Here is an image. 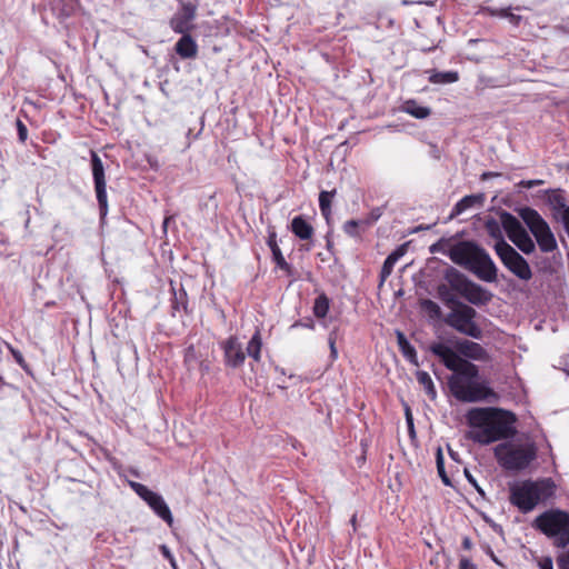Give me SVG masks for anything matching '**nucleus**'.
<instances>
[{"label":"nucleus","mask_w":569,"mask_h":569,"mask_svg":"<svg viewBox=\"0 0 569 569\" xmlns=\"http://www.w3.org/2000/svg\"><path fill=\"white\" fill-rule=\"evenodd\" d=\"M329 347H330V357L332 360L337 359L338 357V351H337V348H336V337L331 333L329 336Z\"/></svg>","instance_id":"obj_49"},{"label":"nucleus","mask_w":569,"mask_h":569,"mask_svg":"<svg viewBox=\"0 0 569 569\" xmlns=\"http://www.w3.org/2000/svg\"><path fill=\"white\" fill-rule=\"evenodd\" d=\"M267 244L269 246L273 261L276 262L277 267L283 271H287L289 274L291 273V266L286 261L278 243H277V236L274 232L270 233L267 240Z\"/></svg>","instance_id":"obj_22"},{"label":"nucleus","mask_w":569,"mask_h":569,"mask_svg":"<svg viewBox=\"0 0 569 569\" xmlns=\"http://www.w3.org/2000/svg\"><path fill=\"white\" fill-rule=\"evenodd\" d=\"M467 421L475 429L468 438L480 445L509 439L517 432L515 415L500 408H472L467 413Z\"/></svg>","instance_id":"obj_1"},{"label":"nucleus","mask_w":569,"mask_h":569,"mask_svg":"<svg viewBox=\"0 0 569 569\" xmlns=\"http://www.w3.org/2000/svg\"><path fill=\"white\" fill-rule=\"evenodd\" d=\"M198 4L192 1H181L180 8L171 17L169 24L176 33H190L194 28L193 20L197 17Z\"/></svg>","instance_id":"obj_13"},{"label":"nucleus","mask_w":569,"mask_h":569,"mask_svg":"<svg viewBox=\"0 0 569 569\" xmlns=\"http://www.w3.org/2000/svg\"><path fill=\"white\" fill-rule=\"evenodd\" d=\"M49 6L59 19H66L74 12L77 0H49Z\"/></svg>","instance_id":"obj_20"},{"label":"nucleus","mask_w":569,"mask_h":569,"mask_svg":"<svg viewBox=\"0 0 569 569\" xmlns=\"http://www.w3.org/2000/svg\"><path fill=\"white\" fill-rule=\"evenodd\" d=\"M406 420L408 423L409 433H410V436H413L415 435L413 419H412L409 408L406 409Z\"/></svg>","instance_id":"obj_50"},{"label":"nucleus","mask_w":569,"mask_h":569,"mask_svg":"<svg viewBox=\"0 0 569 569\" xmlns=\"http://www.w3.org/2000/svg\"><path fill=\"white\" fill-rule=\"evenodd\" d=\"M461 297L473 306H485L491 301L492 293L482 286L471 281Z\"/></svg>","instance_id":"obj_16"},{"label":"nucleus","mask_w":569,"mask_h":569,"mask_svg":"<svg viewBox=\"0 0 569 569\" xmlns=\"http://www.w3.org/2000/svg\"><path fill=\"white\" fill-rule=\"evenodd\" d=\"M485 229L487 233L497 240V242H501V240H505L501 229V220L498 221L492 217H489L485 222Z\"/></svg>","instance_id":"obj_32"},{"label":"nucleus","mask_w":569,"mask_h":569,"mask_svg":"<svg viewBox=\"0 0 569 569\" xmlns=\"http://www.w3.org/2000/svg\"><path fill=\"white\" fill-rule=\"evenodd\" d=\"M558 569H569V550L557 557Z\"/></svg>","instance_id":"obj_44"},{"label":"nucleus","mask_w":569,"mask_h":569,"mask_svg":"<svg viewBox=\"0 0 569 569\" xmlns=\"http://www.w3.org/2000/svg\"><path fill=\"white\" fill-rule=\"evenodd\" d=\"M403 110L416 119H426L431 113L430 108L420 106L415 100L406 101Z\"/></svg>","instance_id":"obj_29"},{"label":"nucleus","mask_w":569,"mask_h":569,"mask_svg":"<svg viewBox=\"0 0 569 569\" xmlns=\"http://www.w3.org/2000/svg\"><path fill=\"white\" fill-rule=\"evenodd\" d=\"M449 455L455 458L456 457V453H453L451 450H449Z\"/></svg>","instance_id":"obj_61"},{"label":"nucleus","mask_w":569,"mask_h":569,"mask_svg":"<svg viewBox=\"0 0 569 569\" xmlns=\"http://www.w3.org/2000/svg\"><path fill=\"white\" fill-rule=\"evenodd\" d=\"M91 171L94 183L96 197L99 206L100 217L103 219L108 213L107 182L104 167L101 158L93 150L90 151Z\"/></svg>","instance_id":"obj_12"},{"label":"nucleus","mask_w":569,"mask_h":569,"mask_svg":"<svg viewBox=\"0 0 569 569\" xmlns=\"http://www.w3.org/2000/svg\"><path fill=\"white\" fill-rule=\"evenodd\" d=\"M350 523H351V526H352V528H353V531H356V530H357V515H353V516L351 517V519H350Z\"/></svg>","instance_id":"obj_58"},{"label":"nucleus","mask_w":569,"mask_h":569,"mask_svg":"<svg viewBox=\"0 0 569 569\" xmlns=\"http://www.w3.org/2000/svg\"><path fill=\"white\" fill-rule=\"evenodd\" d=\"M129 486L159 518H161L168 526H172L173 517L171 510L161 495L150 490L147 486L140 482L129 481Z\"/></svg>","instance_id":"obj_11"},{"label":"nucleus","mask_w":569,"mask_h":569,"mask_svg":"<svg viewBox=\"0 0 569 569\" xmlns=\"http://www.w3.org/2000/svg\"><path fill=\"white\" fill-rule=\"evenodd\" d=\"M492 559L493 561H496L497 563H499V561L497 560V558L495 556H492Z\"/></svg>","instance_id":"obj_64"},{"label":"nucleus","mask_w":569,"mask_h":569,"mask_svg":"<svg viewBox=\"0 0 569 569\" xmlns=\"http://www.w3.org/2000/svg\"><path fill=\"white\" fill-rule=\"evenodd\" d=\"M16 124H17L19 141L24 143L28 138V129H27L26 124L19 119L17 120Z\"/></svg>","instance_id":"obj_43"},{"label":"nucleus","mask_w":569,"mask_h":569,"mask_svg":"<svg viewBox=\"0 0 569 569\" xmlns=\"http://www.w3.org/2000/svg\"><path fill=\"white\" fill-rule=\"evenodd\" d=\"M392 270H393L392 266H390L389 263L383 261V264L380 270L381 282H383L392 273Z\"/></svg>","instance_id":"obj_47"},{"label":"nucleus","mask_w":569,"mask_h":569,"mask_svg":"<svg viewBox=\"0 0 569 569\" xmlns=\"http://www.w3.org/2000/svg\"><path fill=\"white\" fill-rule=\"evenodd\" d=\"M519 217L535 236L542 252H551L557 248V241L548 223L539 212L530 207L517 209Z\"/></svg>","instance_id":"obj_7"},{"label":"nucleus","mask_w":569,"mask_h":569,"mask_svg":"<svg viewBox=\"0 0 569 569\" xmlns=\"http://www.w3.org/2000/svg\"><path fill=\"white\" fill-rule=\"evenodd\" d=\"M551 203L556 210H558L561 214L565 212V209L568 207L566 206L565 198L561 194H556L551 199Z\"/></svg>","instance_id":"obj_42"},{"label":"nucleus","mask_w":569,"mask_h":569,"mask_svg":"<svg viewBox=\"0 0 569 569\" xmlns=\"http://www.w3.org/2000/svg\"><path fill=\"white\" fill-rule=\"evenodd\" d=\"M507 19L515 27H518L520 24V22L522 21V17L521 16L515 14L512 12H510V14L507 16Z\"/></svg>","instance_id":"obj_53"},{"label":"nucleus","mask_w":569,"mask_h":569,"mask_svg":"<svg viewBox=\"0 0 569 569\" xmlns=\"http://www.w3.org/2000/svg\"><path fill=\"white\" fill-rule=\"evenodd\" d=\"M291 231L299 239L309 240L313 234V227L302 216H297L291 221Z\"/></svg>","instance_id":"obj_24"},{"label":"nucleus","mask_w":569,"mask_h":569,"mask_svg":"<svg viewBox=\"0 0 569 569\" xmlns=\"http://www.w3.org/2000/svg\"><path fill=\"white\" fill-rule=\"evenodd\" d=\"M342 229L349 237L358 238L360 237V229H362V224L360 219H351L343 223Z\"/></svg>","instance_id":"obj_36"},{"label":"nucleus","mask_w":569,"mask_h":569,"mask_svg":"<svg viewBox=\"0 0 569 569\" xmlns=\"http://www.w3.org/2000/svg\"><path fill=\"white\" fill-rule=\"evenodd\" d=\"M407 251V246L406 244H401L399 246L396 250H393L387 258H386V262L389 263L390 266H392V268L395 267V264L397 263V261L406 253Z\"/></svg>","instance_id":"obj_40"},{"label":"nucleus","mask_w":569,"mask_h":569,"mask_svg":"<svg viewBox=\"0 0 569 569\" xmlns=\"http://www.w3.org/2000/svg\"><path fill=\"white\" fill-rule=\"evenodd\" d=\"M421 310L429 317L431 320H439L442 318V311L438 303L430 299H423L420 301Z\"/></svg>","instance_id":"obj_31"},{"label":"nucleus","mask_w":569,"mask_h":569,"mask_svg":"<svg viewBox=\"0 0 569 569\" xmlns=\"http://www.w3.org/2000/svg\"><path fill=\"white\" fill-rule=\"evenodd\" d=\"M26 213H27V219H26L24 226H26V228H28V226L30 223L29 210H27Z\"/></svg>","instance_id":"obj_59"},{"label":"nucleus","mask_w":569,"mask_h":569,"mask_svg":"<svg viewBox=\"0 0 569 569\" xmlns=\"http://www.w3.org/2000/svg\"><path fill=\"white\" fill-rule=\"evenodd\" d=\"M161 550H162V553H163V556L166 558L172 559L171 553H170L169 549L166 546H161Z\"/></svg>","instance_id":"obj_57"},{"label":"nucleus","mask_w":569,"mask_h":569,"mask_svg":"<svg viewBox=\"0 0 569 569\" xmlns=\"http://www.w3.org/2000/svg\"><path fill=\"white\" fill-rule=\"evenodd\" d=\"M493 249L502 264L517 278L523 281H529L532 278L528 261L506 240L496 242Z\"/></svg>","instance_id":"obj_10"},{"label":"nucleus","mask_w":569,"mask_h":569,"mask_svg":"<svg viewBox=\"0 0 569 569\" xmlns=\"http://www.w3.org/2000/svg\"><path fill=\"white\" fill-rule=\"evenodd\" d=\"M487 12H489L490 16H499L501 18H506L507 19V16L510 14V9H491V8H487L485 9Z\"/></svg>","instance_id":"obj_48"},{"label":"nucleus","mask_w":569,"mask_h":569,"mask_svg":"<svg viewBox=\"0 0 569 569\" xmlns=\"http://www.w3.org/2000/svg\"><path fill=\"white\" fill-rule=\"evenodd\" d=\"M542 183V180H522L519 182V186L522 187V188H527V189H530V188H533L536 186H539Z\"/></svg>","instance_id":"obj_51"},{"label":"nucleus","mask_w":569,"mask_h":569,"mask_svg":"<svg viewBox=\"0 0 569 569\" xmlns=\"http://www.w3.org/2000/svg\"><path fill=\"white\" fill-rule=\"evenodd\" d=\"M478 312L471 306L462 302L443 317V322L461 335L473 339H481L483 331L475 321Z\"/></svg>","instance_id":"obj_6"},{"label":"nucleus","mask_w":569,"mask_h":569,"mask_svg":"<svg viewBox=\"0 0 569 569\" xmlns=\"http://www.w3.org/2000/svg\"><path fill=\"white\" fill-rule=\"evenodd\" d=\"M261 337L260 332L256 331L254 335L251 337L250 341L247 346V355L251 358H253L256 361L260 360V352H261Z\"/></svg>","instance_id":"obj_33"},{"label":"nucleus","mask_w":569,"mask_h":569,"mask_svg":"<svg viewBox=\"0 0 569 569\" xmlns=\"http://www.w3.org/2000/svg\"><path fill=\"white\" fill-rule=\"evenodd\" d=\"M499 218L501 220V226L509 239L513 238V236L520 233L525 229L520 220L506 210H501L499 212Z\"/></svg>","instance_id":"obj_19"},{"label":"nucleus","mask_w":569,"mask_h":569,"mask_svg":"<svg viewBox=\"0 0 569 569\" xmlns=\"http://www.w3.org/2000/svg\"><path fill=\"white\" fill-rule=\"evenodd\" d=\"M448 387L452 396L461 402H480L490 397H496L491 388L482 382L475 381V379H460L458 376H450Z\"/></svg>","instance_id":"obj_8"},{"label":"nucleus","mask_w":569,"mask_h":569,"mask_svg":"<svg viewBox=\"0 0 569 569\" xmlns=\"http://www.w3.org/2000/svg\"><path fill=\"white\" fill-rule=\"evenodd\" d=\"M459 80L457 71H431L429 81L435 84L453 83Z\"/></svg>","instance_id":"obj_27"},{"label":"nucleus","mask_w":569,"mask_h":569,"mask_svg":"<svg viewBox=\"0 0 569 569\" xmlns=\"http://www.w3.org/2000/svg\"><path fill=\"white\" fill-rule=\"evenodd\" d=\"M224 353V362L228 367L238 368L246 360V352L239 340L231 336L221 343Z\"/></svg>","instance_id":"obj_14"},{"label":"nucleus","mask_w":569,"mask_h":569,"mask_svg":"<svg viewBox=\"0 0 569 569\" xmlns=\"http://www.w3.org/2000/svg\"><path fill=\"white\" fill-rule=\"evenodd\" d=\"M453 290L445 284L441 283L437 287V296L441 300V302L448 307L450 310L455 307H458L459 303H462L461 300L457 298V296L452 292Z\"/></svg>","instance_id":"obj_25"},{"label":"nucleus","mask_w":569,"mask_h":569,"mask_svg":"<svg viewBox=\"0 0 569 569\" xmlns=\"http://www.w3.org/2000/svg\"><path fill=\"white\" fill-rule=\"evenodd\" d=\"M436 462H437V470H438L439 477L441 478L442 482L446 486H451V480L445 470L443 456H442V451L440 448L437 451Z\"/></svg>","instance_id":"obj_37"},{"label":"nucleus","mask_w":569,"mask_h":569,"mask_svg":"<svg viewBox=\"0 0 569 569\" xmlns=\"http://www.w3.org/2000/svg\"><path fill=\"white\" fill-rule=\"evenodd\" d=\"M557 486L551 478L523 480L510 486L509 500L522 513L532 511L539 503L555 497Z\"/></svg>","instance_id":"obj_3"},{"label":"nucleus","mask_w":569,"mask_h":569,"mask_svg":"<svg viewBox=\"0 0 569 569\" xmlns=\"http://www.w3.org/2000/svg\"><path fill=\"white\" fill-rule=\"evenodd\" d=\"M449 455L455 458L456 457V453H453L451 450H449Z\"/></svg>","instance_id":"obj_62"},{"label":"nucleus","mask_w":569,"mask_h":569,"mask_svg":"<svg viewBox=\"0 0 569 569\" xmlns=\"http://www.w3.org/2000/svg\"><path fill=\"white\" fill-rule=\"evenodd\" d=\"M397 343L402 356L413 366H419L418 356L413 346L410 345L405 333L400 330L396 331Z\"/></svg>","instance_id":"obj_21"},{"label":"nucleus","mask_w":569,"mask_h":569,"mask_svg":"<svg viewBox=\"0 0 569 569\" xmlns=\"http://www.w3.org/2000/svg\"><path fill=\"white\" fill-rule=\"evenodd\" d=\"M168 220H169L168 218H166V219H164V221H163V226H164V227L167 226Z\"/></svg>","instance_id":"obj_63"},{"label":"nucleus","mask_w":569,"mask_h":569,"mask_svg":"<svg viewBox=\"0 0 569 569\" xmlns=\"http://www.w3.org/2000/svg\"><path fill=\"white\" fill-rule=\"evenodd\" d=\"M450 260L485 282H496L498 268L490 254L473 241H459L449 249Z\"/></svg>","instance_id":"obj_2"},{"label":"nucleus","mask_w":569,"mask_h":569,"mask_svg":"<svg viewBox=\"0 0 569 569\" xmlns=\"http://www.w3.org/2000/svg\"><path fill=\"white\" fill-rule=\"evenodd\" d=\"M459 569H477V568L468 558L462 557L459 562Z\"/></svg>","instance_id":"obj_52"},{"label":"nucleus","mask_w":569,"mask_h":569,"mask_svg":"<svg viewBox=\"0 0 569 569\" xmlns=\"http://www.w3.org/2000/svg\"><path fill=\"white\" fill-rule=\"evenodd\" d=\"M182 37L177 41L174 50L182 59H193L198 53V44L190 33H181Z\"/></svg>","instance_id":"obj_18"},{"label":"nucleus","mask_w":569,"mask_h":569,"mask_svg":"<svg viewBox=\"0 0 569 569\" xmlns=\"http://www.w3.org/2000/svg\"><path fill=\"white\" fill-rule=\"evenodd\" d=\"M495 457L503 469L519 471L529 467L536 459L537 448L533 443L503 442L495 448Z\"/></svg>","instance_id":"obj_5"},{"label":"nucleus","mask_w":569,"mask_h":569,"mask_svg":"<svg viewBox=\"0 0 569 569\" xmlns=\"http://www.w3.org/2000/svg\"><path fill=\"white\" fill-rule=\"evenodd\" d=\"M416 378L419 385L423 388L426 395L431 400H435L437 398V390L430 375L427 371L420 370L417 371Z\"/></svg>","instance_id":"obj_28"},{"label":"nucleus","mask_w":569,"mask_h":569,"mask_svg":"<svg viewBox=\"0 0 569 569\" xmlns=\"http://www.w3.org/2000/svg\"><path fill=\"white\" fill-rule=\"evenodd\" d=\"M172 292H173L172 309L176 311H179L181 309L187 311L188 298H187V292L184 291V289L180 288L177 291L174 288H172Z\"/></svg>","instance_id":"obj_35"},{"label":"nucleus","mask_w":569,"mask_h":569,"mask_svg":"<svg viewBox=\"0 0 569 569\" xmlns=\"http://www.w3.org/2000/svg\"><path fill=\"white\" fill-rule=\"evenodd\" d=\"M452 246H449V240L442 238V239L438 240L436 243L431 244L429 248V251L431 253H443V254L448 256L449 249Z\"/></svg>","instance_id":"obj_39"},{"label":"nucleus","mask_w":569,"mask_h":569,"mask_svg":"<svg viewBox=\"0 0 569 569\" xmlns=\"http://www.w3.org/2000/svg\"><path fill=\"white\" fill-rule=\"evenodd\" d=\"M483 200L485 196L482 193L465 196L455 204L451 217L459 216L466 210L473 208L475 206H481Z\"/></svg>","instance_id":"obj_23"},{"label":"nucleus","mask_w":569,"mask_h":569,"mask_svg":"<svg viewBox=\"0 0 569 569\" xmlns=\"http://www.w3.org/2000/svg\"><path fill=\"white\" fill-rule=\"evenodd\" d=\"M561 220L567 233L569 234V207L565 209V212L561 214Z\"/></svg>","instance_id":"obj_55"},{"label":"nucleus","mask_w":569,"mask_h":569,"mask_svg":"<svg viewBox=\"0 0 569 569\" xmlns=\"http://www.w3.org/2000/svg\"><path fill=\"white\" fill-rule=\"evenodd\" d=\"M298 326H301V323H300V322H296V323H293V325L291 326V328H296V327H298Z\"/></svg>","instance_id":"obj_60"},{"label":"nucleus","mask_w":569,"mask_h":569,"mask_svg":"<svg viewBox=\"0 0 569 569\" xmlns=\"http://www.w3.org/2000/svg\"><path fill=\"white\" fill-rule=\"evenodd\" d=\"M392 270H393L392 266H390L389 263L383 261V264L380 270L381 282H383L392 273Z\"/></svg>","instance_id":"obj_46"},{"label":"nucleus","mask_w":569,"mask_h":569,"mask_svg":"<svg viewBox=\"0 0 569 569\" xmlns=\"http://www.w3.org/2000/svg\"><path fill=\"white\" fill-rule=\"evenodd\" d=\"M465 475H466V478L469 481V483H471L477 489L478 492H482L480 487L478 486L475 477L470 473V471L468 469H465Z\"/></svg>","instance_id":"obj_54"},{"label":"nucleus","mask_w":569,"mask_h":569,"mask_svg":"<svg viewBox=\"0 0 569 569\" xmlns=\"http://www.w3.org/2000/svg\"><path fill=\"white\" fill-rule=\"evenodd\" d=\"M512 241L519 250H521L525 254H530L535 251L536 246L529 233L526 229H523L520 233L513 236V238L509 239Z\"/></svg>","instance_id":"obj_26"},{"label":"nucleus","mask_w":569,"mask_h":569,"mask_svg":"<svg viewBox=\"0 0 569 569\" xmlns=\"http://www.w3.org/2000/svg\"><path fill=\"white\" fill-rule=\"evenodd\" d=\"M381 216L382 209L380 207L373 208L365 219H360L362 230H366L367 228L372 226L376 221L380 219Z\"/></svg>","instance_id":"obj_38"},{"label":"nucleus","mask_w":569,"mask_h":569,"mask_svg":"<svg viewBox=\"0 0 569 569\" xmlns=\"http://www.w3.org/2000/svg\"><path fill=\"white\" fill-rule=\"evenodd\" d=\"M456 348L459 355L467 359L476 361H485L488 359L487 350L478 342L463 339L457 342Z\"/></svg>","instance_id":"obj_15"},{"label":"nucleus","mask_w":569,"mask_h":569,"mask_svg":"<svg viewBox=\"0 0 569 569\" xmlns=\"http://www.w3.org/2000/svg\"><path fill=\"white\" fill-rule=\"evenodd\" d=\"M10 353L12 355L14 361L23 369V370H27L28 369V365L22 356V353L14 349L11 345H7Z\"/></svg>","instance_id":"obj_41"},{"label":"nucleus","mask_w":569,"mask_h":569,"mask_svg":"<svg viewBox=\"0 0 569 569\" xmlns=\"http://www.w3.org/2000/svg\"><path fill=\"white\" fill-rule=\"evenodd\" d=\"M532 527L551 539L556 548L569 546V511L557 508L546 510L536 517Z\"/></svg>","instance_id":"obj_4"},{"label":"nucleus","mask_w":569,"mask_h":569,"mask_svg":"<svg viewBox=\"0 0 569 569\" xmlns=\"http://www.w3.org/2000/svg\"><path fill=\"white\" fill-rule=\"evenodd\" d=\"M445 279L447 280L449 287L457 292L458 295H462L467 289L469 283L472 281L462 272L457 270L453 267H449L445 272Z\"/></svg>","instance_id":"obj_17"},{"label":"nucleus","mask_w":569,"mask_h":569,"mask_svg":"<svg viewBox=\"0 0 569 569\" xmlns=\"http://www.w3.org/2000/svg\"><path fill=\"white\" fill-rule=\"evenodd\" d=\"M539 569H553L551 557H541L537 560Z\"/></svg>","instance_id":"obj_45"},{"label":"nucleus","mask_w":569,"mask_h":569,"mask_svg":"<svg viewBox=\"0 0 569 569\" xmlns=\"http://www.w3.org/2000/svg\"><path fill=\"white\" fill-rule=\"evenodd\" d=\"M336 189L331 191H321L319 193V208L323 218L329 221L331 217V202L336 196Z\"/></svg>","instance_id":"obj_30"},{"label":"nucleus","mask_w":569,"mask_h":569,"mask_svg":"<svg viewBox=\"0 0 569 569\" xmlns=\"http://www.w3.org/2000/svg\"><path fill=\"white\" fill-rule=\"evenodd\" d=\"M471 546H472V542H471L470 538L469 537H465L462 539V547L465 549L469 550L471 548Z\"/></svg>","instance_id":"obj_56"},{"label":"nucleus","mask_w":569,"mask_h":569,"mask_svg":"<svg viewBox=\"0 0 569 569\" xmlns=\"http://www.w3.org/2000/svg\"><path fill=\"white\" fill-rule=\"evenodd\" d=\"M429 350L440 359L447 369L453 372L451 376H458L460 379H476L479 376V369L475 363L460 357L447 345L432 343Z\"/></svg>","instance_id":"obj_9"},{"label":"nucleus","mask_w":569,"mask_h":569,"mask_svg":"<svg viewBox=\"0 0 569 569\" xmlns=\"http://www.w3.org/2000/svg\"><path fill=\"white\" fill-rule=\"evenodd\" d=\"M329 311V299L325 293L318 296L313 305V313L317 318L321 319L327 316Z\"/></svg>","instance_id":"obj_34"}]
</instances>
